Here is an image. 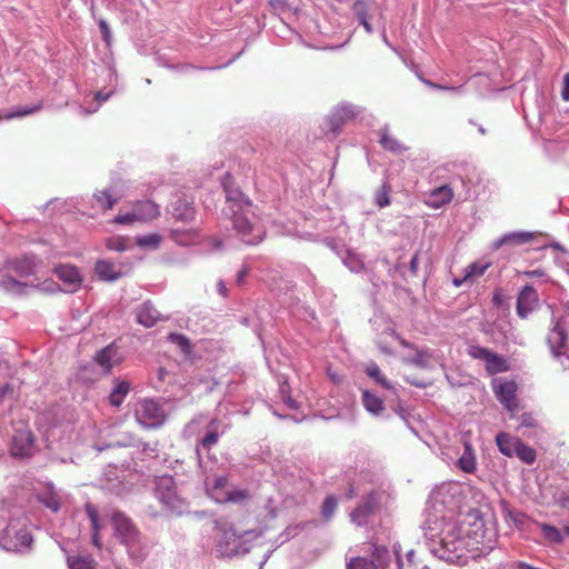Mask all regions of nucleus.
<instances>
[{
	"label": "nucleus",
	"instance_id": "nucleus-1",
	"mask_svg": "<svg viewBox=\"0 0 569 569\" xmlns=\"http://www.w3.org/2000/svg\"><path fill=\"white\" fill-rule=\"evenodd\" d=\"M111 523L116 537L123 543L131 558L142 561L146 556V547L142 545V536L134 522L121 511L113 512Z\"/></svg>",
	"mask_w": 569,
	"mask_h": 569
},
{
	"label": "nucleus",
	"instance_id": "nucleus-35",
	"mask_svg": "<svg viewBox=\"0 0 569 569\" xmlns=\"http://www.w3.org/2000/svg\"><path fill=\"white\" fill-rule=\"evenodd\" d=\"M489 266H490L489 262H481V261L471 263L470 266H468L466 268V274H465L463 280L467 281L471 278L482 276L486 272V270L489 268Z\"/></svg>",
	"mask_w": 569,
	"mask_h": 569
},
{
	"label": "nucleus",
	"instance_id": "nucleus-57",
	"mask_svg": "<svg viewBox=\"0 0 569 569\" xmlns=\"http://www.w3.org/2000/svg\"><path fill=\"white\" fill-rule=\"evenodd\" d=\"M525 276L533 278V277H545L546 272L543 269L529 270L523 272Z\"/></svg>",
	"mask_w": 569,
	"mask_h": 569
},
{
	"label": "nucleus",
	"instance_id": "nucleus-16",
	"mask_svg": "<svg viewBox=\"0 0 569 569\" xmlns=\"http://www.w3.org/2000/svg\"><path fill=\"white\" fill-rule=\"evenodd\" d=\"M131 391V382L128 381V380H120V379H114L113 380V387L111 389V392L109 395V403L112 406V407H116V408H119L126 397L129 395V392Z\"/></svg>",
	"mask_w": 569,
	"mask_h": 569
},
{
	"label": "nucleus",
	"instance_id": "nucleus-25",
	"mask_svg": "<svg viewBox=\"0 0 569 569\" xmlns=\"http://www.w3.org/2000/svg\"><path fill=\"white\" fill-rule=\"evenodd\" d=\"M172 214L181 221H190L194 217V208L186 200L179 199L173 206Z\"/></svg>",
	"mask_w": 569,
	"mask_h": 569
},
{
	"label": "nucleus",
	"instance_id": "nucleus-61",
	"mask_svg": "<svg viewBox=\"0 0 569 569\" xmlns=\"http://www.w3.org/2000/svg\"><path fill=\"white\" fill-rule=\"evenodd\" d=\"M429 87L431 88H436V89H440V90H456L457 88H453V87H445V86H440V84H436V83H432L430 81H425Z\"/></svg>",
	"mask_w": 569,
	"mask_h": 569
},
{
	"label": "nucleus",
	"instance_id": "nucleus-8",
	"mask_svg": "<svg viewBox=\"0 0 569 569\" xmlns=\"http://www.w3.org/2000/svg\"><path fill=\"white\" fill-rule=\"evenodd\" d=\"M361 8H358V19L363 26L367 32H371L376 27L380 26L381 11L377 3H359Z\"/></svg>",
	"mask_w": 569,
	"mask_h": 569
},
{
	"label": "nucleus",
	"instance_id": "nucleus-51",
	"mask_svg": "<svg viewBox=\"0 0 569 569\" xmlns=\"http://www.w3.org/2000/svg\"><path fill=\"white\" fill-rule=\"evenodd\" d=\"M269 4L277 12L288 9V3L284 0H269Z\"/></svg>",
	"mask_w": 569,
	"mask_h": 569
},
{
	"label": "nucleus",
	"instance_id": "nucleus-14",
	"mask_svg": "<svg viewBox=\"0 0 569 569\" xmlns=\"http://www.w3.org/2000/svg\"><path fill=\"white\" fill-rule=\"evenodd\" d=\"M546 340L555 357L562 355L561 350L566 345L567 333L559 320L556 321L553 327L549 330Z\"/></svg>",
	"mask_w": 569,
	"mask_h": 569
},
{
	"label": "nucleus",
	"instance_id": "nucleus-11",
	"mask_svg": "<svg viewBox=\"0 0 569 569\" xmlns=\"http://www.w3.org/2000/svg\"><path fill=\"white\" fill-rule=\"evenodd\" d=\"M137 416L143 425H156L162 418V410L156 401L144 399L140 402Z\"/></svg>",
	"mask_w": 569,
	"mask_h": 569
},
{
	"label": "nucleus",
	"instance_id": "nucleus-44",
	"mask_svg": "<svg viewBox=\"0 0 569 569\" xmlns=\"http://www.w3.org/2000/svg\"><path fill=\"white\" fill-rule=\"evenodd\" d=\"M219 433L217 430V426H214L201 440V445L204 449H210L218 442Z\"/></svg>",
	"mask_w": 569,
	"mask_h": 569
},
{
	"label": "nucleus",
	"instance_id": "nucleus-41",
	"mask_svg": "<svg viewBox=\"0 0 569 569\" xmlns=\"http://www.w3.org/2000/svg\"><path fill=\"white\" fill-rule=\"evenodd\" d=\"M250 498V493L246 489L240 490H232L228 492L224 501L227 502H233V503H241L247 501Z\"/></svg>",
	"mask_w": 569,
	"mask_h": 569
},
{
	"label": "nucleus",
	"instance_id": "nucleus-26",
	"mask_svg": "<svg viewBox=\"0 0 569 569\" xmlns=\"http://www.w3.org/2000/svg\"><path fill=\"white\" fill-rule=\"evenodd\" d=\"M349 112L345 108L337 109L330 118L326 120V126L329 128V130L336 134L338 133L341 126L346 122L347 119H349Z\"/></svg>",
	"mask_w": 569,
	"mask_h": 569
},
{
	"label": "nucleus",
	"instance_id": "nucleus-46",
	"mask_svg": "<svg viewBox=\"0 0 569 569\" xmlns=\"http://www.w3.org/2000/svg\"><path fill=\"white\" fill-rule=\"evenodd\" d=\"M337 508V500L335 497H328L322 503V515L325 519H329Z\"/></svg>",
	"mask_w": 569,
	"mask_h": 569
},
{
	"label": "nucleus",
	"instance_id": "nucleus-4",
	"mask_svg": "<svg viewBox=\"0 0 569 569\" xmlns=\"http://www.w3.org/2000/svg\"><path fill=\"white\" fill-rule=\"evenodd\" d=\"M387 337H391L392 339H396L399 341L400 346L405 348H409L415 351V353L410 357H406L405 361L407 363L415 365L419 368H429L431 367V359L432 356L427 349H418L412 343H410L408 340L401 338L396 331L391 330L386 333Z\"/></svg>",
	"mask_w": 569,
	"mask_h": 569
},
{
	"label": "nucleus",
	"instance_id": "nucleus-34",
	"mask_svg": "<svg viewBox=\"0 0 569 569\" xmlns=\"http://www.w3.org/2000/svg\"><path fill=\"white\" fill-rule=\"evenodd\" d=\"M0 287L8 292L22 293L24 292L26 283L18 281L12 277H6L0 281Z\"/></svg>",
	"mask_w": 569,
	"mask_h": 569
},
{
	"label": "nucleus",
	"instance_id": "nucleus-47",
	"mask_svg": "<svg viewBox=\"0 0 569 569\" xmlns=\"http://www.w3.org/2000/svg\"><path fill=\"white\" fill-rule=\"evenodd\" d=\"M86 512L91 521V527L93 529V532H99L100 525H99L98 511L96 510V508L92 505L88 503L86 506Z\"/></svg>",
	"mask_w": 569,
	"mask_h": 569
},
{
	"label": "nucleus",
	"instance_id": "nucleus-30",
	"mask_svg": "<svg viewBox=\"0 0 569 569\" xmlns=\"http://www.w3.org/2000/svg\"><path fill=\"white\" fill-rule=\"evenodd\" d=\"M106 247L109 250L123 252L129 248V238L122 236H112L106 239Z\"/></svg>",
	"mask_w": 569,
	"mask_h": 569
},
{
	"label": "nucleus",
	"instance_id": "nucleus-9",
	"mask_svg": "<svg viewBox=\"0 0 569 569\" xmlns=\"http://www.w3.org/2000/svg\"><path fill=\"white\" fill-rule=\"evenodd\" d=\"M36 438L31 430L19 429L16 431L12 441L11 452L16 457H29L34 446Z\"/></svg>",
	"mask_w": 569,
	"mask_h": 569
},
{
	"label": "nucleus",
	"instance_id": "nucleus-3",
	"mask_svg": "<svg viewBox=\"0 0 569 569\" xmlns=\"http://www.w3.org/2000/svg\"><path fill=\"white\" fill-rule=\"evenodd\" d=\"M32 541L26 518L10 520L2 537V545L7 550L20 551L29 548Z\"/></svg>",
	"mask_w": 569,
	"mask_h": 569
},
{
	"label": "nucleus",
	"instance_id": "nucleus-42",
	"mask_svg": "<svg viewBox=\"0 0 569 569\" xmlns=\"http://www.w3.org/2000/svg\"><path fill=\"white\" fill-rule=\"evenodd\" d=\"M389 192H390V187L387 186L386 183L382 184L376 192V203L380 207V208H383L386 206H388L390 203V199H389Z\"/></svg>",
	"mask_w": 569,
	"mask_h": 569
},
{
	"label": "nucleus",
	"instance_id": "nucleus-43",
	"mask_svg": "<svg viewBox=\"0 0 569 569\" xmlns=\"http://www.w3.org/2000/svg\"><path fill=\"white\" fill-rule=\"evenodd\" d=\"M530 239H531L530 233H526V232L511 233V234H507L502 239H500L498 247L503 243H507L509 241H512L516 243H525V242H528Z\"/></svg>",
	"mask_w": 569,
	"mask_h": 569
},
{
	"label": "nucleus",
	"instance_id": "nucleus-27",
	"mask_svg": "<svg viewBox=\"0 0 569 569\" xmlns=\"http://www.w3.org/2000/svg\"><path fill=\"white\" fill-rule=\"evenodd\" d=\"M365 371L368 375V377L373 379L375 382L378 383L379 386H381L383 389H387V390L392 389L390 381L382 373V371L380 370V368L377 363H375V362L369 363L366 367Z\"/></svg>",
	"mask_w": 569,
	"mask_h": 569
},
{
	"label": "nucleus",
	"instance_id": "nucleus-23",
	"mask_svg": "<svg viewBox=\"0 0 569 569\" xmlns=\"http://www.w3.org/2000/svg\"><path fill=\"white\" fill-rule=\"evenodd\" d=\"M96 272L102 280L113 281L120 277L113 262L100 260L96 263Z\"/></svg>",
	"mask_w": 569,
	"mask_h": 569
},
{
	"label": "nucleus",
	"instance_id": "nucleus-36",
	"mask_svg": "<svg viewBox=\"0 0 569 569\" xmlns=\"http://www.w3.org/2000/svg\"><path fill=\"white\" fill-rule=\"evenodd\" d=\"M380 143L383 147V149L392 152L400 153L405 150L401 143L395 137L388 134L387 132H383L381 134Z\"/></svg>",
	"mask_w": 569,
	"mask_h": 569
},
{
	"label": "nucleus",
	"instance_id": "nucleus-7",
	"mask_svg": "<svg viewBox=\"0 0 569 569\" xmlns=\"http://www.w3.org/2000/svg\"><path fill=\"white\" fill-rule=\"evenodd\" d=\"M93 359L104 373H110L114 367L122 362V356L114 342L99 350Z\"/></svg>",
	"mask_w": 569,
	"mask_h": 569
},
{
	"label": "nucleus",
	"instance_id": "nucleus-60",
	"mask_svg": "<svg viewBox=\"0 0 569 569\" xmlns=\"http://www.w3.org/2000/svg\"><path fill=\"white\" fill-rule=\"evenodd\" d=\"M110 97V93H103L101 91H98L94 96L96 100L99 102L107 101Z\"/></svg>",
	"mask_w": 569,
	"mask_h": 569
},
{
	"label": "nucleus",
	"instance_id": "nucleus-20",
	"mask_svg": "<svg viewBox=\"0 0 569 569\" xmlns=\"http://www.w3.org/2000/svg\"><path fill=\"white\" fill-rule=\"evenodd\" d=\"M496 442L500 452L507 457H512L516 453V447L520 442L519 439H512L506 432H499L496 436Z\"/></svg>",
	"mask_w": 569,
	"mask_h": 569
},
{
	"label": "nucleus",
	"instance_id": "nucleus-37",
	"mask_svg": "<svg viewBox=\"0 0 569 569\" xmlns=\"http://www.w3.org/2000/svg\"><path fill=\"white\" fill-rule=\"evenodd\" d=\"M39 501L43 503L47 508L57 512L60 510V499L53 492H47L39 496Z\"/></svg>",
	"mask_w": 569,
	"mask_h": 569
},
{
	"label": "nucleus",
	"instance_id": "nucleus-56",
	"mask_svg": "<svg viewBox=\"0 0 569 569\" xmlns=\"http://www.w3.org/2000/svg\"><path fill=\"white\" fill-rule=\"evenodd\" d=\"M562 97L565 100H569V73H567L563 78Z\"/></svg>",
	"mask_w": 569,
	"mask_h": 569
},
{
	"label": "nucleus",
	"instance_id": "nucleus-53",
	"mask_svg": "<svg viewBox=\"0 0 569 569\" xmlns=\"http://www.w3.org/2000/svg\"><path fill=\"white\" fill-rule=\"evenodd\" d=\"M557 501H558L559 506H561L562 508H568L569 507V493L566 491H561L557 498Z\"/></svg>",
	"mask_w": 569,
	"mask_h": 569
},
{
	"label": "nucleus",
	"instance_id": "nucleus-32",
	"mask_svg": "<svg viewBox=\"0 0 569 569\" xmlns=\"http://www.w3.org/2000/svg\"><path fill=\"white\" fill-rule=\"evenodd\" d=\"M538 526L540 527L543 538L547 541L552 542V543L562 542V536H561L560 531L555 526H551L548 523H538Z\"/></svg>",
	"mask_w": 569,
	"mask_h": 569
},
{
	"label": "nucleus",
	"instance_id": "nucleus-33",
	"mask_svg": "<svg viewBox=\"0 0 569 569\" xmlns=\"http://www.w3.org/2000/svg\"><path fill=\"white\" fill-rule=\"evenodd\" d=\"M94 198L103 210L112 209L118 202V198H113L112 194L107 190L97 191Z\"/></svg>",
	"mask_w": 569,
	"mask_h": 569
},
{
	"label": "nucleus",
	"instance_id": "nucleus-22",
	"mask_svg": "<svg viewBox=\"0 0 569 569\" xmlns=\"http://www.w3.org/2000/svg\"><path fill=\"white\" fill-rule=\"evenodd\" d=\"M367 549L371 553V559L358 557V569H377L375 560L387 553V549L376 545H368Z\"/></svg>",
	"mask_w": 569,
	"mask_h": 569
},
{
	"label": "nucleus",
	"instance_id": "nucleus-31",
	"mask_svg": "<svg viewBox=\"0 0 569 569\" xmlns=\"http://www.w3.org/2000/svg\"><path fill=\"white\" fill-rule=\"evenodd\" d=\"M168 339L174 343L184 356H190L192 352V347L190 340L181 333H170Z\"/></svg>",
	"mask_w": 569,
	"mask_h": 569
},
{
	"label": "nucleus",
	"instance_id": "nucleus-39",
	"mask_svg": "<svg viewBox=\"0 0 569 569\" xmlns=\"http://www.w3.org/2000/svg\"><path fill=\"white\" fill-rule=\"evenodd\" d=\"M42 108V103H38L31 108H17L14 111L0 116V120H10L16 117H26L39 111Z\"/></svg>",
	"mask_w": 569,
	"mask_h": 569
},
{
	"label": "nucleus",
	"instance_id": "nucleus-45",
	"mask_svg": "<svg viewBox=\"0 0 569 569\" xmlns=\"http://www.w3.org/2000/svg\"><path fill=\"white\" fill-rule=\"evenodd\" d=\"M12 268L20 276H28L32 272V264L28 259L12 262Z\"/></svg>",
	"mask_w": 569,
	"mask_h": 569
},
{
	"label": "nucleus",
	"instance_id": "nucleus-18",
	"mask_svg": "<svg viewBox=\"0 0 569 569\" xmlns=\"http://www.w3.org/2000/svg\"><path fill=\"white\" fill-rule=\"evenodd\" d=\"M54 273L64 283L76 287L81 282V277L78 269L70 264H59L54 268Z\"/></svg>",
	"mask_w": 569,
	"mask_h": 569
},
{
	"label": "nucleus",
	"instance_id": "nucleus-10",
	"mask_svg": "<svg viewBox=\"0 0 569 569\" xmlns=\"http://www.w3.org/2000/svg\"><path fill=\"white\" fill-rule=\"evenodd\" d=\"M539 303L538 293L532 286H525L517 299V312L526 318Z\"/></svg>",
	"mask_w": 569,
	"mask_h": 569
},
{
	"label": "nucleus",
	"instance_id": "nucleus-28",
	"mask_svg": "<svg viewBox=\"0 0 569 569\" xmlns=\"http://www.w3.org/2000/svg\"><path fill=\"white\" fill-rule=\"evenodd\" d=\"M522 462L531 465L536 461L537 453L536 450L523 443L521 440L516 447V453H515Z\"/></svg>",
	"mask_w": 569,
	"mask_h": 569
},
{
	"label": "nucleus",
	"instance_id": "nucleus-13",
	"mask_svg": "<svg viewBox=\"0 0 569 569\" xmlns=\"http://www.w3.org/2000/svg\"><path fill=\"white\" fill-rule=\"evenodd\" d=\"M453 199V190L449 184H443L431 190L425 203L432 209H439L445 204H448Z\"/></svg>",
	"mask_w": 569,
	"mask_h": 569
},
{
	"label": "nucleus",
	"instance_id": "nucleus-21",
	"mask_svg": "<svg viewBox=\"0 0 569 569\" xmlns=\"http://www.w3.org/2000/svg\"><path fill=\"white\" fill-rule=\"evenodd\" d=\"M362 405L370 413L376 416L385 410L383 400L368 390L362 392Z\"/></svg>",
	"mask_w": 569,
	"mask_h": 569
},
{
	"label": "nucleus",
	"instance_id": "nucleus-38",
	"mask_svg": "<svg viewBox=\"0 0 569 569\" xmlns=\"http://www.w3.org/2000/svg\"><path fill=\"white\" fill-rule=\"evenodd\" d=\"M161 242V237L158 233H150L142 237H137L136 243L141 248H157Z\"/></svg>",
	"mask_w": 569,
	"mask_h": 569
},
{
	"label": "nucleus",
	"instance_id": "nucleus-58",
	"mask_svg": "<svg viewBox=\"0 0 569 569\" xmlns=\"http://www.w3.org/2000/svg\"><path fill=\"white\" fill-rule=\"evenodd\" d=\"M410 270L413 274L418 272V252L410 260Z\"/></svg>",
	"mask_w": 569,
	"mask_h": 569
},
{
	"label": "nucleus",
	"instance_id": "nucleus-52",
	"mask_svg": "<svg viewBox=\"0 0 569 569\" xmlns=\"http://www.w3.org/2000/svg\"><path fill=\"white\" fill-rule=\"evenodd\" d=\"M229 482V479L227 476H220L214 479L213 489H223Z\"/></svg>",
	"mask_w": 569,
	"mask_h": 569
},
{
	"label": "nucleus",
	"instance_id": "nucleus-63",
	"mask_svg": "<svg viewBox=\"0 0 569 569\" xmlns=\"http://www.w3.org/2000/svg\"><path fill=\"white\" fill-rule=\"evenodd\" d=\"M218 290L221 296L224 297L227 295V287L222 281L218 283Z\"/></svg>",
	"mask_w": 569,
	"mask_h": 569
},
{
	"label": "nucleus",
	"instance_id": "nucleus-48",
	"mask_svg": "<svg viewBox=\"0 0 569 569\" xmlns=\"http://www.w3.org/2000/svg\"><path fill=\"white\" fill-rule=\"evenodd\" d=\"M98 24H99L101 36H102V39H103L106 46L110 47L111 42H112V34H111L109 24L107 23V21L104 19H100L98 21Z\"/></svg>",
	"mask_w": 569,
	"mask_h": 569
},
{
	"label": "nucleus",
	"instance_id": "nucleus-54",
	"mask_svg": "<svg viewBox=\"0 0 569 569\" xmlns=\"http://www.w3.org/2000/svg\"><path fill=\"white\" fill-rule=\"evenodd\" d=\"M442 557L446 558V560L449 562H453V563H458V565L465 563V557H462V555H448V556H442Z\"/></svg>",
	"mask_w": 569,
	"mask_h": 569
},
{
	"label": "nucleus",
	"instance_id": "nucleus-24",
	"mask_svg": "<svg viewBox=\"0 0 569 569\" xmlns=\"http://www.w3.org/2000/svg\"><path fill=\"white\" fill-rule=\"evenodd\" d=\"M457 466L460 470L467 473H472L476 470V457L471 446L468 442L465 443V451L458 459Z\"/></svg>",
	"mask_w": 569,
	"mask_h": 569
},
{
	"label": "nucleus",
	"instance_id": "nucleus-15",
	"mask_svg": "<svg viewBox=\"0 0 569 569\" xmlns=\"http://www.w3.org/2000/svg\"><path fill=\"white\" fill-rule=\"evenodd\" d=\"M136 319L141 326L151 328L162 320V317L150 301H146L136 310Z\"/></svg>",
	"mask_w": 569,
	"mask_h": 569
},
{
	"label": "nucleus",
	"instance_id": "nucleus-59",
	"mask_svg": "<svg viewBox=\"0 0 569 569\" xmlns=\"http://www.w3.org/2000/svg\"><path fill=\"white\" fill-rule=\"evenodd\" d=\"M11 391L12 388L9 385H6L4 387L0 388V403L3 401L6 395Z\"/></svg>",
	"mask_w": 569,
	"mask_h": 569
},
{
	"label": "nucleus",
	"instance_id": "nucleus-55",
	"mask_svg": "<svg viewBox=\"0 0 569 569\" xmlns=\"http://www.w3.org/2000/svg\"><path fill=\"white\" fill-rule=\"evenodd\" d=\"M248 274L249 268L247 266H243L237 273V283L242 284Z\"/></svg>",
	"mask_w": 569,
	"mask_h": 569
},
{
	"label": "nucleus",
	"instance_id": "nucleus-5",
	"mask_svg": "<svg viewBox=\"0 0 569 569\" xmlns=\"http://www.w3.org/2000/svg\"><path fill=\"white\" fill-rule=\"evenodd\" d=\"M518 386L512 380H507L498 385H493V391L497 399L508 411H515L518 408L517 399Z\"/></svg>",
	"mask_w": 569,
	"mask_h": 569
},
{
	"label": "nucleus",
	"instance_id": "nucleus-40",
	"mask_svg": "<svg viewBox=\"0 0 569 569\" xmlns=\"http://www.w3.org/2000/svg\"><path fill=\"white\" fill-rule=\"evenodd\" d=\"M467 352L472 359L481 360L486 365L492 351L480 346H470Z\"/></svg>",
	"mask_w": 569,
	"mask_h": 569
},
{
	"label": "nucleus",
	"instance_id": "nucleus-62",
	"mask_svg": "<svg viewBox=\"0 0 569 569\" xmlns=\"http://www.w3.org/2000/svg\"><path fill=\"white\" fill-rule=\"evenodd\" d=\"M92 543L100 548L101 547V542H100V533L99 532H93L92 535Z\"/></svg>",
	"mask_w": 569,
	"mask_h": 569
},
{
	"label": "nucleus",
	"instance_id": "nucleus-29",
	"mask_svg": "<svg viewBox=\"0 0 569 569\" xmlns=\"http://www.w3.org/2000/svg\"><path fill=\"white\" fill-rule=\"evenodd\" d=\"M68 563L70 569H96L97 562L92 557H69Z\"/></svg>",
	"mask_w": 569,
	"mask_h": 569
},
{
	"label": "nucleus",
	"instance_id": "nucleus-2",
	"mask_svg": "<svg viewBox=\"0 0 569 569\" xmlns=\"http://www.w3.org/2000/svg\"><path fill=\"white\" fill-rule=\"evenodd\" d=\"M231 220L234 230L247 244H257L263 239V231L257 222L252 207L239 212L231 211Z\"/></svg>",
	"mask_w": 569,
	"mask_h": 569
},
{
	"label": "nucleus",
	"instance_id": "nucleus-17",
	"mask_svg": "<svg viewBox=\"0 0 569 569\" xmlns=\"http://www.w3.org/2000/svg\"><path fill=\"white\" fill-rule=\"evenodd\" d=\"M133 212L138 221H149L160 214L158 204L152 201H139L134 204Z\"/></svg>",
	"mask_w": 569,
	"mask_h": 569
},
{
	"label": "nucleus",
	"instance_id": "nucleus-19",
	"mask_svg": "<svg viewBox=\"0 0 569 569\" xmlns=\"http://www.w3.org/2000/svg\"><path fill=\"white\" fill-rule=\"evenodd\" d=\"M485 367H486L488 375H490V376L510 370V365H509L508 360L503 356L498 355L493 351L489 356L488 361L485 365Z\"/></svg>",
	"mask_w": 569,
	"mask_h": 569
},
{
	"label": "nucleus",
	"instance_id": "nucleus-64",
	"mask_svg": "<svg viewBox=\"0 0 569 569\" xmlns=\"http://www.w3.org/2000/svg\"><path fill=\"white\" fill-rule=\"evenodd\" d=\"M356 558H350L347 563V569H355Z\"/></svg>",
	"mask_w": 569,
	"mask_h": 569
},
{
	"label": "nucleus",
	"instance_id": "nucleus-6",
	"mask_svg": "<svg viewBox=\"0 0 569 569\" xmlns=\"http://www.w3.org/2000/svg\"><path fill=\"white\" fill-rule=\"evenodd\" d=\"M230 180V174H226L222 181L230 211L239 212V210L250 209L252 202L238 188L232 187Z\"/></svg>",
	"mask_w": 569,
	"mask_h": 569
},
{
	"label": "nucleus",
	"instance_id": "nucleus-49",
	"mask_svg": "<svg viewBox=\"0 0 569 569\" xmlns=\"http://www.w3.org/2000/svg\"><path fill=\"white\" fill-rule=\"evenodd\" d=\"M134 221H138V219H137V217H136L133 211L129 212V213H126V214L119 213L113 219V222L117 223V224H131Z\"/></svg>",
	"mask_w": 569,
	"mask_h": 569
},
{
	"label": "nucleus",
	"instance_id": "nucleus-50",
	"mask_svg": "<svg viewBox=\"0 0 569 569\" xmlns=\"http://www.w3.org/2000/svg\"><path fill=\"white\" fill-rule=\"evenodd\" d=\"M520 426L527 428H537L538 421L532 413H522L520 417Z\"/></svg>",
	"mask_w": 569,
	"mask_h": 569
},
{
	"label": "nucleus",
	"instance_id": "nucleus-12",
	"mask_svg": "<svg viewBox=\"0 0 569 569\" xmlns=\"http://www.w3.org/2000/svg\"><path fill=\"white\" fill-rule=\"evenodd\" d=\"M382 499L383 492L377 490H372L363 498L362 503L358 506V525H360V518H366L380 511Z\"/></svg>",
	"mask_w": 569,
	"mask_h": 569
}]
</instances>
